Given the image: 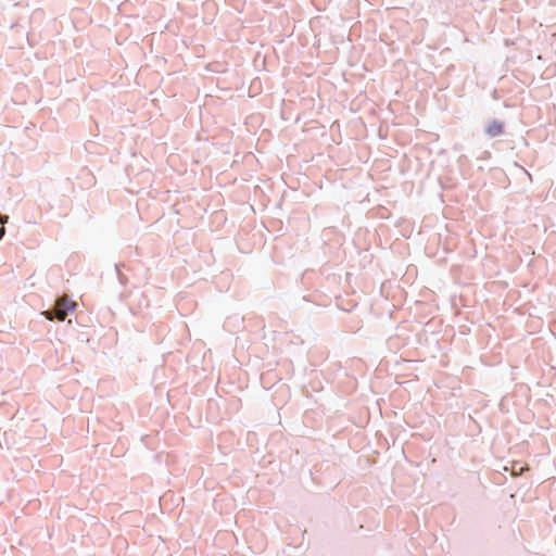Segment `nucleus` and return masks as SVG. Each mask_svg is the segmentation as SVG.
I'll list each match as a JSON object with an SVG mask.
<instances>
[{"label": "nucleus", "mask_w": 556, "mask_h": 556, "mask_svg": "<svg viewBox=\"0 0 556 556\" xmlns=\"http://www.w3.org/2000/svg\"><path fill=\"white\" fill-rule=\"evenodd\" d=\"M76 306V303L72 301L68 296L64 295L60 300L56 301L54 307L55 317L63 321L67 316L68 311H73Z\"/></svg>", "instance_id": "obj_1"}, {"label": "nucleus", "mask_w": 556, "mask_h": 556, "mask_svg": "<svg viewBox=\"0 0 556 556\" xmlns=\"http://www.w3.org/2000/svg\"><path fill=\"white\" fill-rule=\"evenodd\" d=\"M503 132V124L498 121L491 122L486 127V134L496 137Z\"/></svg>", "instance_id": "obj_2"}, {"label": "nucleus", "mask_w": 556, "mask_h": 556, "mask_svg": "<svg viewBox=\"0 0 556 556\" xmlns=\"http://www.w3.org/2000/svg\"><path fill=\"white\" fill-rule=\"evenodd\" d=\"M526 468L523 466L517 467V464L513 465V475H520Z\"/></svg>", "instance_id": "obj_3"}, {"label": "nucleus", "mask_w": 556, "mask_h": 556, "mask_svg": "<svg viewBox=\"0 0 556 556\" xmlns=\"http://www.w3.org/2000/svg\"><path fill=\"white\" fill-rule=\"evenodd\" d=\"M46 316H47V318H48V319H52V315H51V313H50V312H47V313H46Z\"/></svg>", "instance_id": "obj_4"}, {"label": "nucleus", "mask_w": 556, "mask_h": 556, "mask_svg": "<svg viewBox=\"0 0 556 556\" xmlns=\"http://www.w3.org/2000/svg\"><path fill=\"white\" fill-rule=\"evenodd\" d=\"M3 233H4V228H2V229L0 230V235H3Z\"/></svg>", "instance_id": "obj_5"}]
</instances>
